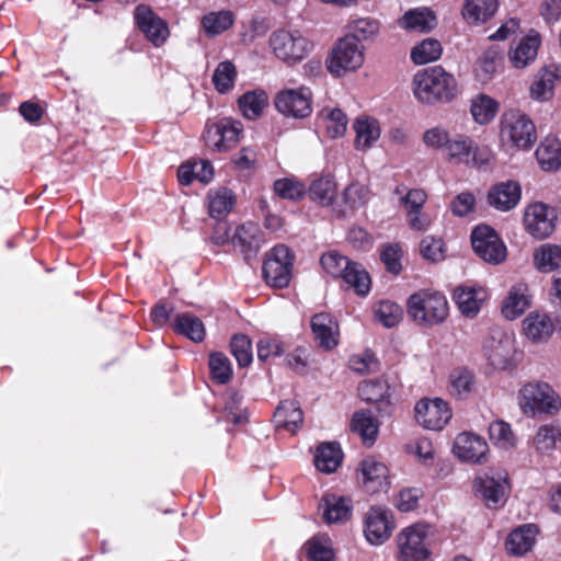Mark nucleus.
Returning <instances> with one entry per match:
<instances>
[{
	"instance_id": "1",
	"label": "nucleus",
	"mask_w": 561,
	"mask_h": 561,
	"mask_svg": "<svg viewBox=\"0 0 561 561\" xmlns=\"http://www.w3.org/2000/svg\"><path fill=\"white\" fill-rule=\"evenodd\" d=\"M414 96L424 104L448 103L457 95L455 77L442 66H434L419 71L413 77Z\"/></svg>"
},
{
	"instance_id": "2",
	"label": "nucleus",
	"mask_w": 561,
	"mask_h": 561,
	"mask_svg": "<svg viewBox=\"0 0 561 561\" xmlns=\"http://www.w3.org/2000/svg\"><path fill=\"white\" fill-rule=\"evenodd\" d=\"M320 264L327 274L334 279H342L347 288L354 289L358 296L365 297L369 294L371 278L360 263L336 250H331L321 255Z\"/></svg>"
},
{
	"instance_id": "3",
	"label": "nucleus",
	"mask_w": 561,
	"mask_h": 561,
	"mask_svg": "<svg viewBox=\"0 0 561 561\" xmlns=\"http://www.w3.org/2000/svg\"><path fill=\"white\" fill-rule=\"evenodd\" d=\"M407 310L416 323L433 327L447 319L449 306L442 293L420 290L409 297Z\"/></svg>"
},
{
	"instance_id": "4",
	"label": "nucleus",
	"mask_w": 561,
	"mask_h": 561,
	"mask_svg": "<svg viewBox=\"0 0 561 561\" xmlns=\"http://www.w3.org/2000/svg\"><path fill=\"white\" fill-rule=\"evenodd\" d=\"M518 404L524 414L556 415L561 410V397L548 382L533 381L520 388Z\"/></svg>"
},
{
	"instance_id": "5",
	"label": "nucleus",
	"mask_w": 561,
	"mask_h": 561,
	"mask_svg": "<svg viewBox=\"0 0 561 561\" xmlns=\"http://www.w3.org/2000/svg\"><path fill=\"white\" fill-rule=\"evenodd\" d=\"M296 255L285 244H276L264 255L262 277L267 286L275 289L287 288L293 278Z\"/></svg>"
},
{
	"instance_id": "6",
	"label": "nucleus",
	"mask_w": 561,
	"mask_h": 561,
	"mask_svg": "<svg viewBox=\"0 0 561 561\" xmlns=\"http://www.w3.org/2000/svg\"><path fill=\"white\" fill-rule=\"evenodd\" d=\"M275 57L288 66L301 62L313 49V43L298 30L278 28L268 39Z\"/></svg>"
},
{
	"instance_id": "7",
	"label": "nucleus",
	"mask_w": 561,
	"mask_h": 561,
	"mask_svg": "<svg viewBox=\"0 0 561 561\" xmlns=\"http://www.w3.org/2000/svg\"><path fill=\"white\" fill-rule=\"evenodd\" d=\"M500 135L503 141H510L518 149L528 150L537 140L534 122L519 110H507L500 122Z\"/></svg>"
},
{
	"instance_id": "8",
	"label": "nucleus",
	"mask_w": 561,
	"mask_h": 561,
	"mask_svg": "<svg viewBox=\"0 0 561 561\" xmlns=\"http://www.w3.org/2000/svg\"><path fill=\"white\" fill-rule=\"evenodd\" d=\"M428 533L430 526L421 523L402 529L397 536L398 561H428Z\"/></svg>"
},
{
	"instance_id": "9",
	"label": "nucleus",
	"mask_w": 561,
	"mask_h": 561,
	"mask_svg": "<svg viewBox=\"0 0 561 561\" xmlns=\"http://www.w3.org/2000/svg\"><path fill=\"white\" fill-rule=\"evenodd\" d=\"M473 252L483 262L499 265L506 260L507 249L496 230L489 225H478L470 234Z\"/></svg>"
},
{
	"instance_id": "10",
	"label": "nucleus",
	"mask_w": 561,
	"mask_h": 561,
	"mask_svg": "<svg viewBox=\"0 0 561 561\" xmlns=\"http://www.w3.org/2000/svg\"><path fill=\"white\" fill-rule=\"evenodd\" d=\"M363 49L352 36L340 38L325 59L328 71L334 77H341L347 71L356 70L364 62Z\"/></svg>"
},
{
	"instance_id": "11",
	"label": "nucleus",
	"mask_w": 561,
	"mask_h": 561,
	"mask_svg": "<svg viewBox=\"0 0 561 561\" xmlns=\"http://www.w3.org/2000/svg\"><path fill=\"white\" fill-rule=\"evenodd\" d=\"M242 130L240 122L224 117L215 123H207L203 137L206 146L213 151L226 152L240 141Z\"/></svg>"
},
{
	"instance_id": "12",
	"label": "nucleus",
	"mask_w": 561,
	"mask_h": 561,
	"mask_svg": "<svg viewBox=\"0 0 561 561\" xmlns=\"http://www.w3.org/2000/svg\"><path fill=\"white\" fill-rule=\"evenodd\" d=\"M274 103L283 115L305 118L312 112V93L306 87L283 90L277 93Z\"/></svg>"
},
{
	"instance_id": "13",
	"label": "nucleus",
	"mask_w": 561,
	"mask_h": 561,
	"mask_svg": "<svg viewBox=\"0 0 561 561\" xmlns=\"http://www.w3.org/2000/svg\"><path fill=\"white\" fill-rule=\"evenodd\" d=\"M415 419L425 428L440 431L450 421L453 413L448 403L439 398L422 399L415 405Z\"/></svg>"
},
{
	"instance_id": "14",
	"label": "nucleus",
	"mask_w": 561,
	"mask_h": 561,
	"mask_svg": "<svg viewBox=\"0 0 561 561\" xmlns=\"http://www.w3.org/2000/svg\"><path fill=\"white\" fill-rule=\"evenodd\" d=\"M134 19L137 27L151 44L156 47L164 44L169 36L168 24L149 5L138 4Z\"/></svg>"
},
{
	"instance_id": "15",
	"label": "nucleus",
	"mask_w": 561,
	"mask_h": 561,
	"mask_svg": "<svg viewBox=\"0 0 561 561\" xmlns=\"http://www.w3.org/2000/svg\"><path fill=\"white\" fill-rule=\"evenodd\" d=\"M556 219L554 208L539 202L527 207L524 215V225L534 238L545 239L553 232Z\"/></svg>"
},
{
	"instance_id": "16",
	"label": "nucleus",
	"mask_w": 561,
	"mask_h": 561,
	"mask_svg": "<svg viewBox=\"0 0 561 561\" xmlns=\"http://www.w3.org/2000/svg\"><path fill=\"white\" fill-rule=\"evenodd\" d=\"M394 528L392 512L382 506H371L366 514L364 533L373 545L383 543Z\"/></svg>"
},
{
	"instance_id": "17",
	"label": "nucleus",
	"mask_w": 561,
	"mask_h": 561,
	"mask_svg": "<svg viewBox=\"0 0 561 561\" xmlns=\"http://www.w3.org/2000/svg\"><path fill=\"white\" fill-rule=\"evenodd\" d=\"M454 454L461 461L481 465L488 461L489 445L483 437L463 432L455 439Z\"/></svg>"
},
{
	"instance_id": "18",
	"label": "nucleus",
	"mask_w": 561,
	"mask_h": 561,
	"mask_svg": "<svg viewBox=\"0 0 561 561\" xmlns=\"http://www.w3.org/2000/svg\"><path fill=\"white\" fill-rule=\"evenodd\" d=\"M357 471V478L360 480L364 489L370 494L386 491L390 484L388 467L375 457L364 458Z\"/></svg>"
},
{
	"instance_id": "19",
	"label": "nucleus",
	"mask_w": 561,
	"mask_h": 561,
	"mask_svg": "<svg viewBox=\"0 0 561 561\" xmlns=\"http://www.w3.org/2000/svg\"><path fill=\"white\" fill-rule=\"evenodd\" d=\"M310 327L314 340L320 348L324 351H331L339 345V322L331 313H316L311 318Z\"/></svg>"
},
{
	"instance_id": "20",
	"label": "nucleus",
	"mask_w": 561,
	"mask_h": 561,
	"mask_svg": "<svg viewBox=\"0 0 561 561\" xmlns=\"http://www.w3.org/2000/svg\"><path fill=\"white\" fill-rule=\"evenodd\" d=\"M231 243L236 250H239L249 263L254 259L261 248L262 231L259 225L248 221L237 227L231 238Z\"/></svg>"
},
{
	"instance_id": "21",
	"label": "nucleus",
	"mask_w": 561,
	"mask_h": 561,
	"mask_svg": "<svg viewBox=\"0 0 561 561\" xmlns=\"http://www.w3.org/2000/svg\"><path fill=\"white\" fill-rule=\"evenodd\" d=\"M389 385L383 379H371L360 382L358 394L367 403L374 404L381 414H389L391 408Z\"/></svg>"
},
{
	"instance_id": "22",
	"label": "nucleus",
	"mask_w": 561,
	"mask_h": 561,
	"mask_svg": "<svg viewBox=\"0 0 561 561\" xmlns=\"http://www.w3.org/2000/svg\"><path fill=\"white\" fill-rule=\"evenodd\" d=\"M522 187L516 181H506L494 184L488 193V203L500 211H508L516 207L520 201Z\"/></svg>"
},
{
	"instance_id": "23",
	"label": "nucleus",
	"mask_w": 561,
	"mask_h": 561,
	"mask_svg": "<svg viewBox=\"0 0 561 561\" xmlns=\"http://www.w3.org/2000/svg\"><path fill=\"white\" fill-rule=\"evenodd\" d=\"M505 481L500 473L495 477L485 472L474 479L473 486L489 508H497L505 493Z\"/></svg>"
},
{
	"instance_id": "24",
	"label": "nucleus",
	"mask_w": 561,
	"mask_h": 561,
	"mask_svg": "<svg viewBox=\"0 0 561 561\" xmlns=\"http://www.w3.org/2000/svg\"><path fill=\"white\" fill-rule=\"evenodd\" d=\"M557 81H561V67L550 65L542 68L535 77L529 92L531 99L546 102L552 99L554 94V85Z\"/></svg>"
},
{
	"instance_id": "25",
	"label": "nucleus",
	"mask_w": 561,
	"mask_h": 561,
	"mask_svg": "<svg viewBox=\"0 0 561 561\" xmlns=\"http://www.w3.org/2000/svg\"><path fill=\"white\" fill-rule=\"evenodd\" d=\"M524 334L534 343L547 342L554 332V323L546 313L530 312L523 320Z\"/></svg>"
},
{
	"instance_id": "26",
	"label": "nucleus",
	"mask_w": 561,
	"mask_h": 561,
	"mask_svg": "<svg viewBox=\"0 0 561 561\" xmlns=\"http://www.w3.org/2000/svg\"><path fill=\"white\" fill-rule=\"evenodd\" d=\"M172 330L175 334L185 336L195 343L203 342L206 335L203 321L192 312L175 314Z\"/></svg>"
},
{
	"instance_id": "27",
	"label": "nucleus",
	"mask_w": 561,
	"mask_h": 561,
	"mask_svg": "<svg viewBox=\"0 0 561 561\" xmlns=\"http://www.w3.org/2000/svg\"><path fill=\"white\" fill-rule=\"evenodd\" d=\"M323 518L325 523H341L347 520L352 515V502L345 496L325 494L321 500Z\"/></svg>"
},
{
	"instance_id": "28",
	"label": "nucleus",
	"mask_w": 561,
	"mask_h": 561,
	"mask_svg": "<svg viewBox=\"0 0 561 561\" xmlns=\"http://www.w3.org/2000/svg\"><path fill=\"white\" fill-rule=\"evenodd\" d=\"M535 154L542 170L557 171L561 168V141L557 137L547 136Z\"/></svg>"
},
{
	"instance_id": "29",
	"label": "nucleus",
	"mask_w": 561,
	"mask_h": 561,
	"mask_svg": "<svg viewBox=\"0 0 561 561\" xmlns=\"http://www.w3.org/2000/svg\"><path fill=\"white\" fill-rule=\"evenodd\" d=\"M453 297L459 311L466 317L473 318L481 309L485 291L482 288L458 287Z\"/></svg>"
},
{
	"instance_id": "30",
	"label": "nucleus",
	"mask_w": 561,
	"mask_h": 561,
	"mask_svg": "<svg viewBox=\"0 0 561 561\" xmlns=\"http://www.w3.org/2000/svg\"><path fill=\"white\" fill-rule=\"evenodd\" d=\"M274 421L278 428L295 433L304 421V413L296 401H280L274 412Z\"/></svg>"
},
{
	"instance_id": "31",
	"label": "nucleus",
	"mask_w": 561,
	"mask_h": 561,
	"mask_svg": "<svg viewBox=\"0 0 561 561\" xmlns=\"http://www.w3.org/2000/svg\"><path fill=\"white\" fill-rule=\"evenodd\" d=\"M351 431L360 436L366 446H371L378 436V423L370 411L360 410L353 414L351 421Z\"/></svg>"
},
{
	"instance_id": "32",
	"label": "nucleus",
	"mask_w": 561,
	"mask_h": 561,
	"mask_svg": "<svg viewBox=\"0 0 561 561\" xmlns=\"http://www.w3.org/2000/svg\"><path fill=\"white\" fill-rule=\"evenodd\" d=\"M536 530L533 525H524L514 529L507 537L505 548L510 554L523 556L535 543Z\"/></svg>"
},
{
	"instance_id": "33",
	"label": "nucleus",
	"mask_w": 561,
	"mask_h": 561,
	"mask_svg": "<svg viewBox=\"0 0 561 561\" xmlns=\"http://www.w3.org/2000/svg\"><path fill=\"white\" fill-rule=\"evenodd\" d=\"M342 450L336 443H323L318 446L314 455L316 468L324 473L334 472L342 462Z\"/></svg>"
},
{
	"instance_id": "34",
	"label": "nucleus",
	"mask_w": 561,
	"mask_h": 561,
	"mask_svg": "<svg viewBox=\"0 0 561 561\" xmlns=\"http://www.w3.org/2000/svg\"><path fill=\"white\" fill-rule=\"evenodd\" d=\"M234 20L230 10L211 11L202 18L201 25L207 37H215L232 27Z\"/></svg>"
},
{
	"instance_id": "35",
	"label": "nucleus",
	"mask_w": 561,
	"mask_h": 561,
	"mask_svg": "<svg viewBox=\"0 0 561 561\" xmlns=\"http://www.w3.org/2000/svg\"><path fill=\"white\" fill-rule=\"evenodd\" d=\"M476 388L474 373L467 367H456L449 374V391L459 399H466Z\"/></svg>"
},
{
	"instance_id": "36",
	"label": "nucleus",
	"mask_w": 561,
	"mask_h": 561,
	"mask_svg": "<svg viewBox=\"0 0 561 561\" xmlns=\"http://www.w3.org/2000/svg\"><path fill=\"white\" fill-rule=\"evenodd\" d=\"M497 8V0H466L462 15L470 23H484L495 14Z\"/></svg>"
},
{
	"instance_id": "37",
	"label": "nucleus",
	"mask_w": 561,
	"mask_h": 561,
	"mask_svg": "<svg viewBox=\"0 0 561 561\" xmlns=\"http://www.w3.org/2000/svg\"><path fill=\"white\" fill-rule=\"evenodd\" d=\"M207 199L209 216L217 219L226 217L236 204L234 194L227 187L210 191L207 195Z\"/></svg>"
},
{
	"instance_id": "38",
	"label": "nucleus",
	"mask_w": 561,
	"mask_h": 561,
	"mask_svg": "<svg viewBox=\"0 0 561 561\" xmlns=\"http://www.w3.org/2000/svg\"><path fill=\"white\" fill-rule=\"evenodd\" d=\"M436 20L431 9L420 8L409 10L399 20V25L408 31L430 32L433 28V22Z\"/></svg>"
},
{
	"instance_id": "39",
	"label": "nucleus",
	"mask_w": 561,
	"mask_h": 561,
	"mask_svg": "<svg viewBox=\"0 0 561 561\" xmlns=\"http://www.w3.org/2000/svg\"><path fill=\"white\" fill-rule=\"evenodd\" d=\"M534 265L541 273H550L561 267V245L546 243L534 252Z\"/></svg>"
},
{
	"instance_id": "40",
	"label": "nucleus",
	"mask_w": 561,
	"mask_h": 561,
	"mask_svg": "<svg viewBox=\"0 0 561 561\" xmlns=\"http://www.w3.org/2000/svg\"><path fill=\"white\" fill-rule=\"evenodd\" d=\"M499 108L497 101L486 94H479L471 101L470 112L476 123L486 125L494 119Z\"/></svg>"
},
{
	"instance_id": "41",
	"label": "nucleus",
	"mask_w": 561,
	"mask_h": 561,
	"mask_svg": "<svg viewBox=\"0 0 561 561\" xmlns=\"http://www.w3.org/2000/svg\"><path fill=\"white\" fill-rule=\"evenodd\" d=\"M208 367L211 380L217 385H227L233 376L229 357L222 352H211L208 356Z\"/></svg>"
},
{
	"instance_id": "42",
	"label": "nucleus",
	"mask_w": 561,
	"mask_h": 561,
	"mask_svg": "<svg viewBox=\"0 0 561 561\" xmlns=\"http://www.w3.org/2000/svg\"><path fill=\"white\" fill-rule=\"evenodd\" d=\"M267 104L268 98L263 90L245 92L238 100L240 111L249 119H256Z\"/></svg>"
},
{
	"instance_id": "43",
	"label": "nucleus",
	"mask_w": 561,
	"mask_h": 561,
	"mask_svg": "<svg viewBox=\"0 0 561 561\" xmlns=\"http://www.w3.org/2000/svg\"><path fill=\"white\" fill-rule=\"evenodd\" d=\"M540 39L538 36H527L520 41L518 46L510 55L514 67L524 68L533 61L538 53Z\"/></svg>"
},
{
	"instance_id": "44",
	"label": "nucleus",
	"mask_w": 561,
	"mask_h": 561,
	"mask_svg": "<svg viewBox=\"0 0 561 561\" xmlns=\"http://www.w3.org/2000/svg\"><path fill=\"white\" fill-rule=\"evenodd\" d=\"M356 133L355 146L357 149H367L380 136V128L376 119L357 118L354 123Z\"/></svg>"
},
{
	"instance_id": "45",
	"label": "nucleus",
	"mask_w": 561,
	"mask_h": 561,
	"mask_svg": "<svg viewBox=\"0 0 561 561\" xmlns=\"http://www.w3.org/2000/svg\"><path fill=\"white\" fill-rule=\"evenodd\" d=\"M237 76V68L230 60L219 62L211 79L216 91L220 94L231 91L234 87Z\"/></svg>"
},
{
	"instance_id": "46",
	"label": "nucleus",
	"mask_w": 561,
	"mask_h": 561,
	"mask_svg": "<svg viewBox=\"0 0 561 561\" xmlns=\"http://www.w3.org/2000/svg\"><path fill=\"white\" fill-rule=\"evenodd\" d=\"M348 33L345 36H352L355 43L374 39L380 28V24L373 18H360L347 25Z\"/></svg>"
},
{
	"instance_id": "47",
	"label": "nucleus",
	"mask_w": 561,
	"mask_h": 561,
	"mask_svg": "<svg viewBox=\"0 0 561 561\" xmlns=\"http://www.w3.org/2000/svg\"><path fill=\"white\" fill-rule=\"evenodd\" d=\"M442 44L434 38H426L411 50V59L416 65H425L439 59L442 56Z\"/></svg>"
},
{
	"instance_id": "48",
	"label": "nucleus",
	"mask_w": 561,
	"mask_h": 561,
	"mask_svg": "<svg viewBox=\"0 0 561 561\" xmlns=\"http://www.w3.org/2000/svg\"><path fill=\"white\" fill-rule=\"evenodd\" d=\"M375 319L386 328L396 327L403 317L402 308L391 300H380L374 307Z\"/></svg>"
},
{
	"instance_id": "49",
	"label": "nucleus",
	"mask_w": 561,
	"mask_h": 561,
	"mask_svg": "<svg viewBox=\"0 0 561 561\" xmlns=\"http://www.w3.org/2000/svg\"><path fill=\"white\" fill-rule=\"evenodd\" d=\"M230 353L240 368L248 367L253 360L251 339L243 333L233 334L230 340Z\"/></svg>"
},
{
	"instance_id": "50",
	"label": "nucleus",
	"mask_w": 561,
	"mask_h": 561,
	"mask_svg": "<svg viewBox=\"0 0 561 561\" xmlns=\"http://www.w3.org/2000/svg\"><path fill=\"white\" fill-rule=\"evenodd\" d=\"M309 195L312 201L329 206L333 203L336 195L335 182L328 176H322L311 183Z\"/></svg>"
},
{
	"instance_id": "51",
	"label": "nucleus",
	"mask_w": 561,
	"mask_h": 561,
	"mask_svg": "<svg viewBox=\"0 0 561 561\" xmlns=\"http://www.w3.org/2000/svg\"><path fill=\"white\" fill-rule=\"evenodd\" d=\"M273 190L280 198L293 202L302 199L307 192L304 183L289 178L277 179L273 184Z\"/></svg>"
},
{
	"instance_id": "52",
	"label": "nucleus",
	"mask_w": 561,
	"mask_h": 561,
	"mask_svg": "<svg viewBox=\"0 0 561 561\" xmlns=\"http://www.w3.org/2000/svg\"><path fill=\"white\" fill-rule=\"evenodd\" d=\"M473 149V140L466 135H457L448 139L446 145V152L450 160H458L469 164V158Z\"/></svg>"
},
{
	"instance_id": "53",
	"label": "nucleus",
	"mask_w": 561,
	"mask_h": 561,
	"mask_svg": "<svg viewBox=\"0 0 561 561\" xmlns=\"http://www.w3.org/2000/svg\"><path fill=\"white\" fill-rule=\"evenodd\" d=\"M402 248L399 243H386L380 248L379 257L388 273L397 276L402 271Z\"/></svg>"
},
{
	"instance_id": "54",
	"label": "nucleus",
	"mask_w": 561,
	"mask_h": 561,
	"mask_svg": "<svg viewBox=\"0 0 561 561\" xmlns=\"http://www.w3.org/2000/svg\"><path fill=\"white\" fill-rule=\"evenodd\" d=\"M307 558L310 561H333L334 551L329 539L312 537L305 545Z\"/></svg>"
},
{
	"instance_id": "55",
	"label": "nucleus",
	"mask_w": 561,
	"mask_h": 561,
	"mask_svg": "<svg viewBox=\"0 0 561 561\" xmlns=\"http://www.w3.org/2000/svg\"><path fill=\"white\" fill-rule=\"evenodd\" d=\"M528 307L527 297L516 288H512L504 299L502 313L508 320L518 318Z\"/></svg>"
},
{
	"instance_id": "56",
	"label": "nucleus",
	"mask_w": 561,
	"mask_h": 561,
	"mask_svg": "<svg viewBox=\"0 0 561 561\" xmlns=\"http://www.w3.org/2000/svg\"><path fill=\"white\" fill-rule=\"evenodd\" d=\"M558 436H561V430L553 425H542L534 437V445L537 451L545 454L556 447Z\"/></svg>"
},
{
	"instance_id": "57",
	"label": "nucleus",
	"mask_w": 561,
	"mask_h": 561,
	"mask_svg": "<svg viewBox=\"0 0 561 561\" xmlns=\"http://www.w3.org/2000/svg\"><path fill=\"white\" fill-rule=\"evenodd\" d=\"M489 436L497 446L508 447L514 445V435L511 425L502 420L493 421L489 425Z\"/></svg>"
},
{
	"instance_id": "58",
	"label": "nucleus",
	"mask_w": 561,
	"mask_h": 561,
	"mask_svg": "<svg viewBox=\"0 0 561 561\" xmlns=\"http://www.w3.org/2000/svg\"><path fill=\"white\" fill-rule=\"evenodd\" d=\"M327 133L331 138L344 136L347 128V116L340 108L331 110L327 115Z\"/></svg>"
},
{
	"instance_id": "59",
	"label": "nucleus",
	"mask_w": 561,
	"mask_h": 561,
	"mask_svg": "<svg viewBox=\"0 0 561 561\" xmlns=\"http://www.w3.org/2000/svg\"><path fill=\"white\" fill-rule=\"evenodd\" d=\"M420 251L424 259L438 262L444 259V242L442 238L426 236L420 243Z\"/></svg>"
},
{
	"instance_id": "60",
	"label": "nucleus",
	"mask_w": 561,
	"mask_h": 561,
	"mask_svg": "<svg viewBox=\"0 0 561 561\" xmlns=\"http://www.w3.org/2000/svg\"><path fill=\"white\" fill-rule=\"evenodd\" d=\"M423 491L417 488L402 489L396 497V506L400 512H412L419 507Z\"/></svg>"
},
{
	"instance_id": "61",
	"label": "nucleus",
	"mask_w": 561,
	"mask_h": 561,
	"mask_svg": "<svg viewBox=\"0 0 561 561\" xmlns=\"http://www.w3.org/2000/svg\"><path fill=\"white\" fill-rule=\"evenodd\" d=\"M450 207L454 215L465 217L474 210L476 197L470 192H462L453 199Z\"/></svg>"
},
{
	"instance_id": "62",
	"label": "nucleus",
	"mask_w": 561,
	"mask_h": 561,
	"mask_svg": "<svg viewBox=\"0 0 561 561\" xmlns=\"http://www.w3.org/2000/svg\"><path fill=\"white\" fill-rule=\"evenodd\" d=\"M346 240L354 249L367 250L371 248L373 237L362 227L353 226L348 229Z\"/></svg>"
},
{
	"instance_id": "63",
	"label": "nucleus",
	"mask_w": 561,
	"mask_h": 561,
	"mask_svg": "<svg viewBox=\"0 0 561 561\" xmlns=\"http://www.w3.org/2000/svg\"><path fill=\"white\" fill-rule=\"evenodd\" d=\"M449 134L442 127H433L424 131L423 142L434 149H445L448 144Z\"/></svg>"
},
{
	"instance_id": "64",
	"label": "nucleus",
	"mask_w": 561,
	"mask_h": 561,
	"mask_svg": "<svg viewBox=\"0 0 561 561\" xmlns=\"http://www.w3.org/2000/svg\"><path fill=\"white\" fill-rule=\"evenodd\" d=\"M19 113L27 123L35 125L43 118L45 110L37 102L24 101L19 106Z\"/></svg>"
}]
</instances>
